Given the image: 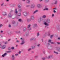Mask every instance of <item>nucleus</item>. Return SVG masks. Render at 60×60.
<instances>
[{"label":"nucleus","instance_id":"obj_27","mask_svg":"<svg viewBox=\"0 0 60 60\" xmlns=\"http://www.w3.org/2000/svg\"><path fill=\"white\" fill-rule=\"evenodd\" d=\"M31 48H29L28 50V51H29L31 50Z\"/></svg>","mask_w":60,"mask_h":60},{"label":"nucleus","instance_id":"obj_3","mask_svg":"<svg viewBox=\"0 0 60 60\" xmlns=\"http://www.w3.org/2000/svg\"><path fill=\"white\" fill-rule=\"evenodd\" d=\"M30 17L31 19L33 21L34 20V18L33 15H31Z\"/></svg>","mask_w":60,"mask_h":60},{"label":"nucleus","instance_id":"obj_5","mask_svg":"<svg viewBox=\"0 0 60 60\" xmlns=\"http://www.w3.org/2000/svg\"><path fill=\"white\" fill-rule=\"evenodd\" d=\"M46 22L48 23H49L50 22V20L49 19H47L46 20Z\"/></svg>","mask_w":60,"mask_h":60},{"label":"nucleus","instance_id":"obj_31","mask_svg":"<svg viewBox=\"0 0 60 60\" xmlns=\"http://www.w3.org/2000/svg\"><path fill=\"white\" fill-rule=\"evenodd\" d=\"M31 26V25H28V26H27V28H29V27H30V26Z\"/></svg>","mask_w":60,"mask_h":60},{"label":"nucleus","instance_id":"obj_23","mask_svg":"<svg viewBox=\"0 0 60 60\" xmlns=\"http://www.w3.org/2000/svg\"><path fill=\"white\" fill-rule=\"evenodd\" d=\"M49 10V9H48V8H45V9H44V10Z\"/></svg>","mask_w":60,"mask_h":60},{"label":"nucleus","instance_id":"obj_40","mask_svg":"<svg viewBox=\"0 0 60 60\" xmlns=\"http://www.w3.org/2000/svg\"><path fill=\"white\" fill-rule=\"evenodd\" d=\"M8 26H9V27H11V25L10 24H9V25Z\"/></svg>","mask_w":60,"mask_h":60},{"label":"nucleus","instance_id":"obj_59","mask_svg":"<svg viewBox=\"0 0 60 60\" xmlns=\"http://www.w3.org/2000/svg\"><path fill=\"white\" fill-rule=\"evenodd\" d=\"M29 6H30V5H27L26 6V7H29Z\"/></svg>","mask_w":60,"mask_h":60},{"label":"nucleus","instance_id":"obj_42","mask_svg":"<svg viewBox=\"0 0 60 60\" xmlns=\"http://www.w3.org/2000/svg\"><path fill=\"white\" fill-rule=\"evenodd\" d=\"M15 56L14 55H12V57L13 58H14Z\"/></svg>","mask_w":60,"mask_h":60},{"label":"nucleus","instance_id":"obj_2","mask_svg":"<svg viewBox=\"0 0 60 60\" xmlns=\"http://www.w3.org/2000/svg\"><path fill=\"white\" fill-rule=\"evenodd\" d=\"M37 26V24H33V28H34V29Z\"/></svg>","mask_w":60,"mask_h":60},{"label":"nucleus","instance_id":"obj_25","mask_svg":"<svg viewBox=\"0 0 60 60\" xmlns=\"http://www.w3.org/2000/svg\"><path fill=\"white\" fill-rule=\"evenodd\" d=\"M46 17V16L45 15H43V18H45Z\"/></svg>","mask_w":60,"mask_h":60},{"label":"nucleus","instance_id":"obj_6","mask_svg":"<svg viewBox=\"0 0 60 60\" xmlns=\"http://www.w3.org/2000/svg\"><path fill=\"white\" fill-rule=\"evenodd\" d=\"M44 24L46 26H49V24H47L46 22H45L44 23Z\"/></svg>","mask_w":60,"mask_h":60},{"label":"nucleus","instance_id":"obj_32","mask_svg":"<svg viewBox=\"0 0 60 60\" xmlns=\"http://www.w3.org/2000/svg\"><path fill=\"white\" fill-rule=\"evenodd\" d=\"M3 25L1 24L0 25V28H1V27H2V26H3Z\"/></svg>","mask_w":60,"mask_h":60},{"label":"nucleus","instance_id":"obj_11","mask_svg":"<svg viewBox=\"0 0 60 60\" xmlns=\"http://www.w3.org/2000/svg\"><path fill=\"white\" fill-rule=\"evenodd\" d=\"M31 19H28L27 20V21L28 22H30L31 21Z\"/></svg>","mask_w":60,"mask_h":60},{"label":"nucleus","instance_id":"obj_37","mask_svg":"<svg viewBox=\"0 0 60 60\" xmlns=\"http://www.w3.org/2000/svg\"><path fill=\"white\" fill-rule=\"evenodd\" d=\"M52 41L51 40H49V41H48V42H51Z\"/></svg>","mask_w":60,"mask_h":60},{"label":"nucleus","instance_id":"obj_64","mask_svg":"<svg viewBox=\"0 0 60 60\" xmlns=\"http://www.w3.org/2000/svg\"><path fill=\"white\" fill-rule=\"evenodd\" d=\"M1 33H3V31L2 30H1Z\"/></svg>","mask_w":60,"mask_h":60},{"label":"nucleus","instance_id":"obj_41","mask_svg":"<svg viewBox=\"0 0 60 60\" xmlns=\"http://www.w3.org/2000/svg\"><path fill=\"white\" fill-rule=\"evenodd\" d=\"M42 59H43L44 60H45V58H42Z\"/></svg>","mask_w":60,"mask_h":60},{"label":"nucleus","instance_id":"obj_26","mask_svg":"<svg viewBox=\"0 0 60 60\" xmlns=\"http://www.w3.org/2000/svg\"><path fill=\"white\" fill-rule=\"evenodd\" d=\"M22 19H19V22H21V21Z\"/></svg>","mask_w":60,"mask_h":60},{"label":"nucleus","instance_id":"obj_12","mask_svg":"<svg viewBox=\"0 0 60 60\" xmlns=\"http://www.w3.org/2000/svg\"><path fill=\"white\" fill-rule=\"evenodd\" d=\"M57 50L59 51H60V48H58L57 49Z\"/></svg>","mask_w":60,"mask_h":60},{"label":"nucleus","instance_id":"obj_4","mask_svg":"<svg viewBox=\"0 0 60 60\" xmlns=\"http://www.w3.org/2000/svg\"><path fill=\"white\" fill-rule=\"evenodd\" d=\"M2 14L3 15L5 16L7 15L6 13L4 11L2 13Z\"/></svg>","mask_w":60,"mask_h":60},{"label":"nucleus","instance_id":"obj_49","mask_svg":"<svg viewBox=\"0 0 60 60\" xmlns=\"http://www.w3.org/2000/svg\"><path fill=\"white\" fill-rule=\"evenodd\" d=\"M57 43L58 44V45H60V42H57Z\"/></svg>","mask_w":60,"mask_h":60},{"label":"nucleus","instance_id":"obj_61","mask_svg":"<svg viewBox=\"0 0 60 60\" xmlns=\"http://www.w3.org/2000/svg\"><path fill=\"white\" fill-rule=\"evenodd\" d=\"M45 51H43V53H44V54H45Z\"/></svg>","mask_w":60,"mask_h":60},{"label":"nucleus","instance_id":"obj_22","mask_svg":"<svg viewBox=\"0 0 60 60\" xmlns=\"http://www.w3.org/2000/svg\"><path fill=\"white\" fill-rule=\"evenodd\" d=\"M35 40V38H31L30 39L31 41H32L33 40Z\"/></svg>","mask_w":60,"mask_h":60},{"label":"nucleus","instance_id":"obj_34","mask_svg":"<svg viewBox=\"0 0 60 60\" xmlns=\"http://www.w3.org/2000/svg\"><path fill=\"white\" fill-rule=\"evenodd\" d=\"M51 57V56H49V57H48V59H50Z\"/></svg>","mask_w":60,"mask_h":60},{"label":"nucleus","instance_id":"obj_54","mask_svg":"<svg viewBox=\"0 0 60 60\" xmlns=\"http://www.w3.org/2000/svg\"><path fill=\"white\" fill-rule=\"evenodd\" d=\"M40 44H39L38 45H37V46L38 47H39L40 46Z\"/></svg>","mask_w":60,"mask_h":60},{"label":"nucleus","instance_id":"obj_39","mask_svg":"<svg viewBox=\"0 0 60 60\" xmlns=\"http://www.w3.org/2000/svg\"><path fill=\"white\" fill-rule=\"evenodd\" d=\"M7 55V53H5L4 54V55L5 56Z\"/></svg>","mask_w":60,"mask_h":60},{"label":"nucleus","instance_id":"obj_47","mask_svg":"<svg viewBox=\"0 0 60 60\" xmlns=\"http://www.w3.org/2000/svg\"><path fill=\"white\" fill-rule=\"evenodd\" d=\"M4 4V3H3L1 5V6H3V5Z\"/></svg>","mask_w":60,"mask_h":60},{"label":"nucleus","instance_id":"obj_60","mask_svg":"<svg viewBox=\"0 0 60 60\" xmlns=\"http://www.w3.org/2000/svg\"><path fill=\"white\" fill-rule=\"evenodd\" d=\"M58 40H60V37H59L58 38Z\"/></svg>","mask_w":60,"mask_h":60},{"label":"nucleus","instance_id":"obj_19","mask_svg":"<svg viewBox=\"0 0 60 60\" xmlns=\"http://www.w3.org/2000/svg\"><path fill=\"white\" fill-rule=\"evenodd\" d=\"M21 13H19L18 14V15H17L19 16H21Z\"/></svg>","mask_w":60,"mask_h":60},{"label":"nucleus","instance_id":"obj_38","mask_svg":"<svg viewBox=\"0 0 60 60\" xmlns=\"http://www.w3.org/2000/svg\"><path fill=\"white\" fill-rule=\"evenodd\" d=\"M54 2L55 1H52V4H53L54 3Z\"/></svg>","mask_w":60,"mask_h":60},{"label":"nucleus","instance_id":"obj_36","mask_svg":"<svg viewBox=\"0 0 60 60\" xmlns=\"http://www.w3.org/2000/svg\"><path fill=\"white\" fill-rule=\"evenodd\" d=\"M53 35H51V37H51V38H52L53 36Z\"/></svg>","mask_w":60,"mask_h":60},{"label":"nucleus","instance_id":"obj_57","mask_svg":"<svg viewBox=\"0 0 60 60\" xmlns=\"http://www.w3.org/2000/svg\"><path fill=\"white\" fill-rule=\"evenodd\" d=\"M8 34H10V32H9V31H8Z\"/></svg>","mask_w":60,"mask_h":60},{"label":"nucleus","instance_id":"obj_45","mask_svg":"<svg viewBox=\"0 0 60 60\" xmlns=\"http://www.w3.org/2000/svg\"><path fill=\"white\" fill-rule=\"evenodd\" d=\"M30 1H29L28 2H27V3L28 4L29 3H30Z\"/></svg>","mask_w":60,"mask_h":60},{"label":"nucleus","instance_id":"obj_63","mask_svg":"<svg viewBox=\"0 0 60 60\" xmlns=\"http://www.w3.org/2000/svg\"><path fill=\"white\" fill-rule=\"evenodd\" d=\"M54 15V14H52V16H53Z\"/></svg>","mask_w":60,"mask_h":60},{"label":"nucleus","instance_id":"obj_33","mask_svg":"<svg viewBox=\"0 0 60 60\" xmlns=\"http://www.w3.org/2000/svg\"><path fill=\"white\" fill-rule=\"evenodd\" d=\"M11 51H7V52L8 53H11Z\"/></svg>","mask_w":60,"mask_h":60},{"label":"nucleus","instance_id":"obj_20","mask_svg":"<svg viewBox=\"0 0 60 60\" xmlns=\"http://www.w3.org/2000/svg\"><path fill=\"white\" fill-rule=\"evenodd\" d=\"M53 52L54 53H56V54H58V52H56V51H54Z\"/></svg>","mask_w":60,"mask_h":60},{"label":"nucleus","instance_id":"obj_10","mask_svg":"<svg viewBox=\"0 0 60 60\" xmlns=\"http://www.w3.org/2000/svg\"><path fill=\"white\" fill-rule=\"evenodd\" d=\"M22 8H19V12H20L22 11Z\"/></svg>","mask_w":60,"mask_h":60},{"label":"nucleus","instance_id":"obj_30","mask_svg":"<svg viewBox=\"0 0 60 60\" xmlns=\"http://www.w3.org/2000/svg\"><path fill=\"white\" fill-rule=\"evenodd\" d=\"M11 49L12 50L14 49V48L13 47H12L11 48Z\"/></svg>","mask_w":60,"mask_h":60},{"label":"nucleus","instance_id":"obj_9","mask_svg":"<svg viewBox=\"0 0 60 60\" xmlns=\"http://www.w3.org/2000/svg\"><path fill=\"white\" fill-rule=\"evenodd\" d=\"M18 6L19 8H21V5L20 4H19L18 5Z\"/></svg>","mask_w":60,"mask_h":60},{"label":"nucleus","instance_id":"obj_53","mask_svg":"<svg viewBox=\"0 0 60 60\" xmlns=\"http://www.w3.org/2000/svg\"><path fill=\"white\" fill-rule=\"evenodd\" d=\"M13 11V10H11V11H10V12L11 13Z\"/></svg>","mask_w":60,"mask_h":60},{"label":"nucleus","instance_id":"obj_55","mask_svg":"<svg viewBox=\"0 0 60 60\" xmlns=\"http://www.w3.org/2000/svg\"><path fill=\"white\" fill-rule=\"evenodd\" d=\"M2 56H3V57H4V56H4V55H2Z\"/></svg>","mask_w":60,"mask_h":60},{"label":"nucleus","instance_id":"obj_29","mask_svg":"<svg viewBox=\"0 0 60 60\" xmlns=\"http://www.w3.org/2000/svg\"><path fill=\"white\" fill-rule=\"evenodd\" d=\"M39 35H40V34H39V33L38 32V34H37V36H39Z\"/></svg>","mask_w":60,"mask_h":60},{"label":"nucleus","instance_id":"obj_58","mask_svg":"<svg viewBox=\"0 0 60 60\" xmlns=\"http://www.w3.org/2000/svg\"><path fill=\"white\" fill-rule=\"evenodd\" d=\"M21 53V51H20L19 52V54H20Z\"/></svg>","mask_w":60,"mask_h":60},{"label":"nucleus","instance_id":"obj_35","mask_svg":"<svg viewBox=\"0 0 60 60\" xmlns=\"http://www.w3.org/2000/svg\"><path fill=\"white\" fill-rule=\"evenodd\" d=\"M31 8H33L34 7V5L33 4H32L31 6Z\"/></svg>","mask_w":60,"mask_h":60},{"label":"nucleus","instance_id":"obj_1","mask_svg":"<svg viewBox=\"0 0 60 60\" xmlns=\"http://www.w3.org/2000/svg\"><path fill=\"white\" fill-rule=\"evenodd\" d=\"M23 14L25 16H26L27 15V12L26 11H25L23 13Z\"/></svg>","mask_w":60,"mask_h":60},{"label":"nucleus","instance_id":"obj_52","mask_svg":"<svg viewBox=\"0 0 60 60\" xmlns=\"http://www.w3.org/2000/svg\"><path fill=\"white\" fill-rule=\"evenodd\" d=\"M7 41L5 42V44H7Z\"/></svg>","mask_w":60,"mask_h":60},{"label":"nucleus","instance_id":"obj_13","mask_svg":"<svg viewBox=\"0 0 60 60\" xmlns=\"http://www.w3.org/2000/svg\"><path fill=\"white\" fill-rule=\"evenodd\" d=\"M38 10H35V11H34V12L33 13V14H34L36 12H38Z\"/></svg>","mask_w":60,"mask_h":60},{"label":"nucleus","instance_id":"obj_28","mask_svg":"<svg viewBox=\"0 0 60 60\" xmlns=\"http://www.w3.org/2000/svg\"><path fill=\"white\" fill-rule=\"evenodd\" d=\"M31 47L32 48V49H34L35 48V47L34 46H32Z\"/></svg>","mask_w":60,"mask_h":60},{"label":"nucleus","instance_id":"obj_50","mask_svg":"<svg viewBox=\"0 0 60 60\" xmlns=\"http://www.w3.org/2000/svg\"><path fill=\"white\" fill-rule=\"evenodd\" d=\"M53 12L55 13L56 12V11L55 10H53Z\"/></svg>","mask_w":60,"mask_h":60},{"label":"nucleus","instance_id":"obj_46","mask_svg":"<svg viewBox=\"0 0 60 60\" xmlns=\"http://www.w3.org/2000/svg\"><path fill=\"white\" fill-rule=\"evenodd\" d=\"M51 44H54V42H51Z\"/></svg>","mask_w":60,"mask_h":60},{"label":"nucleus","instance_id":"obj_8","mask_svg":"<svg viewBox=\"0 0 60 60\" xmlns=\"http://www.w3.org/2000/svg\"><path fill=\"white\" fill-rule=\"evenodd\" d=\"M22 43H20L21 45H23V44H24L25 43V42L24 41V40H23L22 41Z\"/></svg>","mask_w":60,"mask_h":60},{"label":"nucleus","instance_id":"obj_43","mask_svg":"<svg viewBox=\"0 0 60 60\" xmlns=\"http://www.w3.org/2000/svg\"><path fill=\"white\" fill-rule=\"evenodd\" d=\"M57 1H56L55 2V4H57Z\"/></svg>","mask_w":60,"mask_h":60},{"label":"nucleus","instance_id":"obj_24","mask_svg":"<svg viewBox=\"0 0 60 60\" xmlns=\"http://www.w3.org/2000/svg\"><path fill=\"white\" fill-rule=\"evenodd\" d=\"M16 33H18V34H20V33H21V32L20 31H16Z\"/></svg>","mask_w":60,"mask_h":60},{"label":"nucleus","instance_id":"obj_56","mask_svg":"<svg viewBox=\"0 0 60 60\" xmlns=\"http://www.w3.org/2000/svg\"><path fill=\"white\" fill-rule=\"evenodd\" d=\"M38 57V56H35V58H37Z\"/></svg>","mask_w":60,"mask_h":60},{"label":"nucleus","instance_id":"obj_15","mask_svg":"<svg viewBox=\"0 0 60 60\" xmlns=\"http://www.w3.org/2000/svg\"><path fill=\"white\" fill-rule=\"evenodd\" d=\"M49 1V0H45V2L47 3Z\"/></svg>","mask_w":60,"mask_h":60},{"label":"nucleus","instance_id":"obj_51","mask_svg":"<svg viewBox=\"0 0 60 60\" xmlns=\"http://www.w3.org/2000/svg\"><path fill=\"white\" fill-rule=\"evenodd\" d=\"M19 41L17 40L16 41L17 42L19 43Z\"/></svg>","mask_w":60,"mask_h":60},{"label":"nucleus","instance_id":"obj_14","mask_svg":"<svg viewBox=\"0 0 60 60\" xmlns=\"http://www.w3.org/2000/svg\"><path fill=\"white\" fill-rule=\"evenodd\" d=\"M26 29H27V28H26L25 27L23 29L24 31H26Z\"/></svg>","mask_w":60,"mask_h":60},{"label":"nucleus","instance_id":"obj_44","mask_svg":"<svg viewBox=\"0 0 60 60\" xmlns=\"http://www.w3.org/2000/svg\"><path fill=\"white\" fill-rule=\"evenodd\" d=\"M18 54H15V56H18Z\"/></svg>","mask_w":60,"mask_h":60},{"label":"nucleus","instance_id":"obj_48","mask_svg":"<svg viewBox=\"0 0 60 60\" xmlns=\"http://www.w3.org/2000/svg\"><path fill=\"white\" fill-rule=\"evenodd\" d=\"M8 49L9 50H11V49L10 47H9L8 48Z\"/></svg>","mask_w":60,"mask_h":60},{"label":"nucleus","instance_id":"obj_62","mask_svg":"<svg viewBox=\"0 0 60 60\" xmlns=\"http://www.w3.org/2000/svg\"><path fill=\"white\" fill-rule=\"evenodd\" d=\"M34 51H32V53L33 54L34 53Z\"/></svg>","mask_w":60,"mask_h":60},{"label":"nucleus","instance_id":"obj_17","mask_svg":"<svg viewBox=\"0 0 60 60\" xmlns=\"http://www.w3.org/2000/svg\"><path fill=\"white\" fill-rule=\"evenodd\" d=\"M41 6V5L40 4H38V8H40Z\"/></svg>","mask_w":60,"mask_h":60},{"label":"nucleus","instance_id":"obj_7","mask_svg":"<svg viewBox=\"0 0 60 60\" xmlns=\"http://www.w3.org/2000/svg\"><path fill=\"white\" fill-rule=\"evenodd\" d=\"M6 47V46L5 45H3L2 47V49H4Z\"/></svg>","mask_w":60,"mask_h":60},{"label":"nucleus","instance_id":"obj_18","mask_svg":"<svg viewBox=\"0 0 60 60\" xmlns=\"http://www.w3.org/2000/svg\"><path fill=\"white\" fill-rule=\"evenodd\" d=\"M15 13L16 14L17 13L18 11L17 10V9H15Z\"/></svg>","mask_w":60,"mask_h":60},{"label":"nucleus","instance_id":"obj_21","mask_svg":"<svg viewBox=\"0 0 60 60\" xmlns=\"http://www.w3.org/2000/svg\"><path fill=\"white\" fill-rule=\"evenodd\" d=\"M2 43H0V48H1L2 47Z\"/></svg>","mask_w":60,"mask_h":60},{"label":"nucleus","instance_id":"obj_16","mask_svg":"<svg viewBox=\"0 0 60 60\" xmlns=\"http://www.w3.org/2000/svg\"><path fill=\"white\" fill-rule=\"evenodd\" d=\"M8 17L9 18H11V14H9L8 15Z\"/></svg>","mask_w":60,"mask_h":60}]
</instances>
